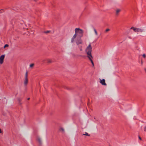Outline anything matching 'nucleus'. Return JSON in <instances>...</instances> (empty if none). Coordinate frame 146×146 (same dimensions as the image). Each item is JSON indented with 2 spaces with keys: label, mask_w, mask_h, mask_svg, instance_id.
I'll list each match as a JSON object with an SVG mask.
<instances>
[{
  "label": "nucleus",
  "mask_w": 146,
  "mask_h": 146,
  "mask_svg": "<svg viewBox=\"0 0 146 146\" xmlns=\"http://www.w3.org/2000/svg\"><path fill=\"white\" fill-rule=\"evenodd\" d=\"M76 34L78 35L79 38H81L83 36V31L82 30L80 29L79 28H76L75 29Z\"/></svg>",
  "instance_id": "1"
},
{
  "label": "nucleus",
  "mask_w": 146,
  "mask_h": 146,
  "mask_svg": "<svg viewBox=\"0 0 146 146\" xmlns=\"http://www.w3.org/2000/svg\"><path fill=\"white\" fill-rule=\"evenodd\" d=\"M92 47L91 44H90L86 48V51L88 55V56H89L90 57L92 58Z\"/></svg>",
  "instance_id": "2"
},
{
  "label": "nucleus",
  "mask_w": 146,
  "mask_h": 146,
  "mask_svg": "<svg viewBox=\"0 0 146 146\" xmlns=\"http://www.w3.org/2000/svg\"><path fill=\"white\" fill-rule=\"evenodd\" d=\"M131 29H133L134 31L135 32H142L143 31V30L142 29H141L139 28H136L133 27H132Z\"/></svg>",
  "instance_id": "3"
},
{
  "label": "nucleus",
  "mask_w": 146,
  "mask_h": 146,
  "mask_svg": "<svg viewBox=\"0 0 146 146\" xmlns=\"http://www.w3.org/2000/svg\"><path fill=\"white\" fill-rule=\"evenodd\" d=\"M5 56V54H3L0 56V64H2L3 63Z\"/></svg>",
  "instance_id": "4"
},
{
  "label": "nucleus",
  "mask_w": 146,
  "mask_h": 146,
  "mask_svg": "<svg viewBox=\"0 0 146 146\" xmlns=\"http://www.w3.org/2000/svg\"><path fill=\"white\" fill-rule=\"evenodd\" d=\"M82 41L81 38H79L77 39L76 40V43L77 45H79L80 44L82 43Z\"/></svg>",
  "instance_id": "5"
},
{
  "label": "nucleus",
  "mask_w": 146,
  "mask_h": 146,
  "mask_svg": "<svg viewBox=\"0 0 146 146\" xmlns=\"http://www.w3.org/2000/svg\"><path fill=\"white\" fill-rule=\"evenodd\" d=\"M100 83L102 84V85L106 86V84L105 82V80L104 79H103L102 80H100Z\"/></svg>",
  "instance_id": "6"
},
{
  "label": "nucleus",
  "mask_w": 146,
  "mask_h": 146,
  "mask_svg": "<svg viewBox=\"0 0 146 146\" xmlns=\"http://www.w3.org/2000/svg\"><path fill=\"white\" fill-rule=\"evenodd\" d=\"M28 82V78H25V80L24 82V84L25 86H26Z\"/></svg>",
  "instance_id": "7"
},
{
  "label": "nucleus",
  "mask_w": 146,
  "mask_h": 146,
  "mask_svg": "<svg viewBox=\"0 0 146 146\" xmlns=\"http://www.w3.org/2000/svg\"><path fill=\"white\" fill-rule=\"evenodd\" d=\"M88 57L89 59L91 61L93 66H94V64L92 59L91 58V57H90L89 56H88Z\"/></svg>",
  "instance_id": "8"
},
{
  "label": "nucleus",
  "mask_w": 146,
  "mask_h": 146,
  "mask_svg": "<svg viewBox=\"0 0 146 146\" xmlns=\"http://www.w3.org/2000/svg\"><path fill=\"white\" fill-rule=\"evenodd\" d=\"M21 100L22 99L20 98H18V101L19 102V104L20 105H21L22 104V103L21 102Z\"/></svg>",
  "instance_id": "9"
},
{
  "label": "nucleus",
  "mask_w": 146,
  "mask_h": 146,
  "mask_svg": "<svg viewBox=\"0 0 146 146\" xmlns=\"http://www.w3.org/2000/svg\"><path fill=\"white\" fill-rule=\"evenodd\" d=\"M37 141L39 142V144H40L41 143V141L40 139V138H37Z\"/></svg>",
  "instance_id": "10"
},
{
  "label": "nucleus",
  "mask_w": 146,
  "mask_h": 146,
  "mask_svg": "<svg viewBox=\"0 0 146 146\" xmlns=\"http://www.w3.org/2000/svg\"><path fill=\"white\" fill-rule=\"evenodd\" d=\"M121 10L120 9H117L116 11V14H117L118 13L120 12Z\"/></svg>",
  "instance_id": "11"
},
{
  "label": "nucleus",
  "mask_w": 146,
  "mask_h": 146,
  "mask_svg": "<svg viewBox=\"0 0 146 146\" xmlns=\"http://www.w3.org/2000/svg\"><path fill=\"white\" fill-rule=\"evenodd\" d=\"M83 135H86V136H90V135L89 134H88V133H87V132H85V134H83Z\"/></svg>",
  "instance_id": "12"
},
{
  "label": "nucleus",
  "mask_w": 146,
  "mask_h": 146,
  "mask_svg": "<svg viewBox=\"0 0 146 146\" xmlns=\"http://www.w3.org/2000/svg\"><path fill=\"white\" fill-rule=\"evenodd\" d=\"M94 32L95 33V34L96 35H98V33H97V32L95 28H94Z\"/></svg>",
  "instance_id": "13"
},
{
  "label": "nucleus",
  "mask_w": 146,
  "mask_h": 146,
  "mask_svg": "<svg viewBox=\"0 0 146 146\" xmlns=\"http://www.w3.org/2000/svg\"><path fill=\"white\" fill-rule=\"evenodd\" d=\"M28 78V72H27L25 73V78Z\"/></svg>",
  "instance_id": "14"
},
{
  "label": "nucleus",
  "mask_w": 146,
  "mask_h": 146,
  "mask_svg": "<svg viewBox=\"0 0 146 146\" xmlns=\"http://www.w3.org/2000/svg\"><path fill=\"white\" fill-rule=\"evenodd\" d=\"M74 38L72 37L71 39V42H72V43L74 41Z\"/></svg>",
  "instance_id": "15"
},
{
  "label": "nucleus",
  "mask_w": 146,
  "mask_h": 146,
  "mask_svg": "<svg viewBox=\"0 0 146 146\" xmlns=\"http://www.w3.org/2000/svg\"><path fill=\"white\" fill-rule=\"evenodd\" d=\"M9 46V45L8 44H5L4 46V48H5L6 47H8Z\"/></svg>",
  "instance_id": "16"
},
{
  "label": "nucleus",
  "mask_w": 146,
  "mask_h": 146,
  "mask_svg": "<svg viewBox=\"0 0 146 146\" xmlns=\"http://www.w3.org/2000/svg\"><path fill=\"white\" fill-rule=\"evenodd\" d=\"M77 36V34H76V33H75V34L74 35L73 37L75 38Z\"/></svg>",
  "instance_id": "17"
},
{
  "label": "nucleus",
  "mask_w": 146,
  "mask_h": 146,
  "mask_svg": "<svg viewBox=\"0 0 146 146\" xmlns=\"http://www.w3.org/2000/svg\"><path fill=\"white\" fill-rule=\"evenodd\" d=\"M79 49H80V51H82V46H79Z\"/></svg>",
  "instance_id": "18"
},
{
  "label": "nucleus",
  "mask_w": 146,
  "mask_h": 146,
  "mask_svg": "<svg viewBox=\"0 0 146 146\" xmlns=\"http://www.w3.org/2000/svg\"><path fill=\"white\" fill-rule=\"evenodd\" d=\"M34 65V64H31L30 65V67H33Z\"/></svg>",
  "instance_id": "19"
},
{
  "label": "nucleus",
  "mask_w": 146,
  "mask_h": 146,
  "mask_svg": "<svg viewBox=\"0 0 146 146\" xmlns=\"http://www.w3.org/2000/svg\"><path fill=\"white\" fill-rule=\"evenodd\" d=\"M4 12V10L3 9L0 10V13H2Z\"/></svg>",
  "instance_id": "20"
},
{
  "label": "nucleus",
  "mask_w": 146,
  "mask_h": 146,
  "mask_svg": "<svg viewBox=\"0 0 146 146\" xmlns=\"http://www.w3.org/2000/svg\"><path fill=\"white\" fill-rule=\"evenodd\" d=\"M60 130H61V131H64V129L63 128H61L60 129Z\"/></svg>",
  "instance_id": "21"
},
{
  "label": "nucleus",
  "mask_w": 146,
  "mask_h": 146,
  "mask_svg": "<svg viewBox=\"0 0 146 146\" xmlns=\"http://www.w3.org/2000/svg\"><path fill=\"white\" fill-rule=\"evenodd\" d=\"M110 29H106L105 31L106 32H107L110 31Z\"/></svg>",
  "instance_id": "22"
},
{
  "label": "nucleus",
  "mask_w": 146,
  "mask_h": 146,
  "mask_svg": "<svg viewBox=\"0 0 146 146\" xmlns=\"http://www.w3.org/2000/svg\"><path fill=\"white\" fill-rule=\"evenodd\" d=\"M48 63H51L52 62L51 60H48Z\"/></svg>",
  "instance_id": "23"
},
{
  "label": "nucleus",
  "mask_w": 146,
  "mask_h": 146,
  "mask_svg": "<svg viewBox=\"0 0 146 146\" xmlns=\"http://www.w3.org/2000/svg\"><path fill=\"white\" fill-rule=\"evenodd\" d=\"M143 56L144 58H145L146 57V55L145 54H143Z\"/></svg>",
  "instance_id": "24"
},
{
  "label": "nucleus",
  "mask_w": 146,
  "mask_h": 146,
  "mask_svg": "<svg viewBox=\"0 0 146 146\" xmlns=\"http://www.w3.org/2000/svg\"><path fill=\"white\" fill-rule=\"evenodd\" d=\"M144 130L145 131H146V125L145 126L144 129Z\"/></svg>",
  "instance_id": "25"
},
{
  "label": "nucleus",
  "mask_w": 146,
  "mask_h": 146,
  "mask_svg": "<svg viewBox=\"0 0 146 146\" xmlns=\"http://www.w3.org/2000/svg\"><path fill=\"white\" fill-rule=\"evenodd\" d=\"M139 138L140 140H141V138L139 136Z\"/></svg>",
  "instance_id": "26"
},
{
  "label": "nucleus",
  "mask_w": 146,
  "mask_h": 146,
  "mask_svg": "<svg viewBox=\"0 0 146 146\" xmlns=\"http://www.w3.org/2000/svg\"><path fill=\"white\" fill-rule=\"evenodd\" d=\"M49 32V31H46L45 32V33H48Z\"/></svg>",
  "instance_id": "27"
},
{
  "label": "nucleus",
  "mask_w": 146,
  "mask_h": 146,
  "mask_svg": "<svg viewBox=\"0 0 146 146\" xmlns=\"http://www.w3.org/2000/svg\"><path fill=\"white\" fill-rule=\"evenodd\" d=\"M65 88H66V89L67 90H68L69 89V88L67 87H66Z\"/></svg>",
  "instance_id": "28"
},
{
  "label": "nucleus",
  "mask_w": 146,
  "mask_h": 146,
  "mask_svg": "<svg viewBox=\"0 0 146 146\" xmlns=\"http://www.w3.org/2000/svg\"><path fill=\"white\" fill-rule=\"evenodd\" d=\"M0 133H2V131H1V130L0 128Z\"/></svg>",
  "instance_id": "29"
},
{
  "label": "nucleus",
  "mask_w": 146,
  "mask_h": 146,
  "mask_svg": "<svg viewBox=\"0 0 146 146\" xmlns=\"http://www.w3.org/2000/svg\"><path fill=\"white\" fill-rule=\"evenodd\" d=\"M144 70H145V72H146V68H145L144 69Z\"/></svg>",
  "instance_id": "30"
},
{
  "label": "nucleus",
  "mask_w": 146,
  "mask_h": 146,
  "mask_svg": "<svg viewBox=\"0 0 146 146\" xmlns=\"http://www.w3.org/2000/svg\"><path fill=\"white\" fill-rule=\"evenodd\" d=\"M30 98H28L27 99V100H29L30 99Z\"/></svg>",
  "instance_id": "31"
},
{
  "label": "nucleus",
  "mask_w": 146,
  "mask_h": 146,
  "mask_svg": "<svg viewBox=\"0 0 146 146\" xmlns=\"http://www.w3.org/2000/svg\"><path fill=\"white\" fill-rule=\"evenodd\" d=\"M141 63H142V61H141Z\"/></svg>",
  "instance_id": "32"
}]
</instances>
